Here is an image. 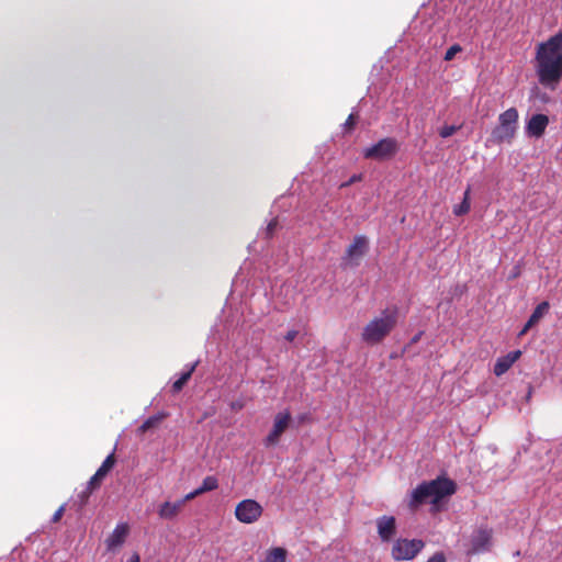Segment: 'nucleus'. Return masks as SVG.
Instances as JSON below:
<instances>
[{
    "instance_id": "5701e85b",
    "label": "nucleus",
    "mask_w": 562,
    "mask_h": 562,
    "mask_svg": "<svg viewBox=\"0 0 562 562\" xmlns=\"http://www.w3.org/2000/svg\"><path fill=\"white\" fill-rule=\"evenodd\" d=\"M218 487V481L215 476L209 475L204 477L200 488L203 493L214 491Z\"/></svg>"
},
{
    "instance_id": "9b49d317",
    "label": "nucleus",
    "mask_w": 562,
    "mask_h": 562,
    "mask_svg": "<svg viewBox=\"0 0 562 562\" xmlns=\"http://www.w3.org/2000/svg\"><path fill=\"white\" fill-rule=\"evenodd\" d=\"M379 537L383 542H389L396 533V520L393 516H381L376 519Z\"/></svg>"
},
{
    "instance_id": "7c9ffc66",
    "label": "nucleus",
    "mask_w": 562,
    "mask_h": 562,
    "mask_svg": "<svg viewBox=\"0 0 562 562\" xmlns=\"http://www.w3.org/2000/svg\"><path fill=\"white\" fill-rule=\"evenodd\" d=\"M64 513H65V505H61V506H60V507H59V508L54 513V515H53V517H52V521H53V522H58V521L61 519V517H63Z\"/></svg>"
},
{
    "instance_id": "6ab92c4d",
    "label": "nucleus",
    "mask_w": 562,
    "mask_h": 562,
    "mask_svg": "<svg viewBox=\"0 0 562 562\" xmlns=\"http://www.w3.org/2000/svg\"><path fill=\"white\" fill-rule=\"evenodd\" d=\"M359 114L358 112H351L349 116L347 117L346 122L341 125V137H349L351 136L355 127L357 126L359 122Z\"/></svg>"
},
{
    "instance_id": "f8f14e48",
    "label": "nucleus",
    "mask_w": 562,
    "mask_h": 562,
    "mask_svg": "<svg viewBox=\"0 0 562 562\" xmlns=\"http://www.w3.org/2000/svg\"><path fill=\"white\" fill-rule=\"evenodd\" d=\"M115 456L114 452L110 453L105 460L102 462L101 467L97 470V472L90 477L89 485H92V487L99 488L101 486V483L103 479L106 476V474L113 469L115 464Z\"/></svg>"
},
{
    "instance_id": "a211bd4d",
    "label": "nucleus",
    "mask_w": 562,
    "mask_h": 562,
    "mask_svg": "<svg viewBox=\"0 0 562 562\" xmlns=\"http://www.w3.org/2000/svg\"><path fill=\"white\" fill-rule=\"evenodd\" d=\"M168 416L167 413H158L148 417L138 428L137 434L144 435L151 429H156L160 426L161 422Z\"/></svg>"
},
{
    "instance_id": "c9c22d12",
    "label": "nucleus",
    "mask_w": 562,
    "mask_h": 562,
    "mask_svg": "<svg viewBox=\"0 0 562 562\" xmlns=\"http://www.w3.org/2000/svg\"><path fill=\"white\" fill-rule=\"evenodd\" d=\"M233 407H234V408H235V407H239V408H240V407H241V405L234 404V405H233Z\"/></svg>"
},
{
    "instance_id": "0eeeda50",
    "label": "nucleus",
    "mask_w": 562,
    "mask_h": 562,
    "mask_svg": "<svg viewBox=\"0 0 562 562\" xmlns=\"http://www.w3.org/2000/svg\"><path fill=\"white\" fill-rule=\"evenodd\" d=\"M262 506L255 499H244L236 505L235 517L243 524H252L262 515Z\"/></svg>"
},
{
    "instance_id": "9d476101",
    "label": "nucleus",
    "mask_w": 562,
    "mask_h": 562,
    "mask_svg": "<svg viewBox=\"0 0 562 562\" xmlns=\"http://www.w3.org/2000/svg\"><path fill=\"white\" fill-rule=\"evenodd\" d=\"M518 122V111L510 108L499 115V127L502 136L513 137Z\"/></svg>"
},
{
    "instance_id": "a878e982",
    "label": "nucleus",
    "mask_w": 562,
    "mask_h": 562,
    "mask_svg": "<svg viewBox=\"0 0 562 562\" xmlns=\"http://www.w3.org/2000/svg\"><path fill=\"white\" fill-rule=\"evenodd\" d=\"M456 131H457V127L454 125H446L440 130L439 135L442 138H448V137L452 136Z\"/></svg>"
},
{
    "instance_id": "473e14b6",
    "label": "nucleus",
    "mask_w": 562,
    "mask_h": 562,
    "mask_svg": "<svg viewBox=\"0 0 562 562\" xmlns=\"http://www.w3.org/2000/svg\"><path fill=\"white\" fill-rule=\"evenodd\" d=\"M297 334V330L291 329L285 334L284 338L288 341H293L296 338Z\"/></svg>"
},
{
    "instance_id": "bb28decb",
    "label": "nucleus",
    "mask_w": 562,
    "mask_h": 562,
    "mask_svg": "<svg viewBox=\"0 0 562 562\" xmlns=\"http://www.w3.org/2000/svg\"><path fill=\"white\" fill-rule=\"evenodd\" d=\"M278 227V220L273 218L269 222L266 228V237L271 238Z\"/></svg>"
},
{
    "instance_id": "ddd939ff",
    "label": "nucleus",
    "mask_w": 562,
    "mask_h": 562,
    "mask_svg": "<svg viewBox=\"0 0 562 562\" xmlns=\"http://www.w3.org/2000/svg\"><path fill=\"white\" fill-rule=\"evenodd\" d=\"M548 124L549 119L547 115L535 114L527 123V133L530 137L539 138L543 135Z\"/></svg>"
},
{
    "instance_id": "f704fd0d",
    "label": "nucleus",
    "mask_w": 562,
    "mask_h": 562,
    "mask_svg": "<svg viewBox=\"0 0 562 562\" xmlns=\"http://www.w3.org/2000/svg\"><path fill=\"white\" fill-rule=\"evenodd\" d=\"M127 562H139V555L137 553H134Z\"/></svg>"
},
{
    "instance_id": "39448f33",
    "label": "nucleus",
    "mask_w": 562,
    "mask_h": 562,
    "mask_svg": "<svg viewBox=\"0 0 562 562\" xmlns=\"http://www.w3.org/2000/svg\"><path fill=\"white\" fill-rule=\"evenodd\" d=\"M369 250V239L364 235H357L353 237L352 243L347 247L344 257L341 258L345 267H358L362 257Z\"/></svg>"
},
{
    "instance_id": "c85d7f7f",
    "label": "nucleus",
    "mask_w": 562,
    "mask_h": 562,
    "mask_svg": "<svg viewBox=\"0 0 562 562\" xmlns=\"http://www.w3.org/2000/svg\"><path fill=\"white\" fill-rule=\"evenodd\" d=\"M203 494L200 487L195 488L194 491L188 493L183 498L180 499V502H183V506L187 502L194 499L199 495Z\"/></svg>"
},
{
    "instance_id": "dca6fc26",
    "label": "nucleus",
    "mask_w": 562,
    "mask_h": 562,
    "mask_svg": "<svg viewBox=\"0 0 562 562\" xmlns=\"http://www.w3.org/2000/svg\"><path fill=\"white\" fill-rule=\"evenodd\" d=\"M183 508V502H165L160 505L158 509V515L161 519H173L179 515V513Z\"/></svg>"
},
{
    "instance_id": "aec40b11",
    "label": "nucleus",
    "mask_w": 562,
    "mask_h": 562,
    "mask_svg": "<svg viewBox=\"0 0 562 562\" xmlns=\"http://www.w3.org/2000/svg\"><path fill=\"white\" fill-rule=\"evenodd\" d=\"M196 362L193 363L187 371L182 372L180 378L176 380L171 386V390L173 393H179L183 386L187 384V382L191 379L192 373L194 372L196 368Z\"/></svg>"
},
{
    "instance_id": "1a4fd4ad",
    "label": "nucleus",
    "mask_w": 562,
    "mask_h": 562,
    "mask_svg": "<svg viewBox=\"0 0 562 562\" xmlns=\"http://www.w3.org/2000/svg\"><path fill=\"white\" fill-rule=\"evenodd\" d=\"M493 530L487 527H481L475 530L471 537L470 553H480L487 551L492 544Z\"/></svg>"
},
{
    "instance_id": "2f4dec72",
    "label": "nucleus",
    "mask_w": 562,
    "mask_h": 562,
    "mask_svg": "<svg viewBox=\"0 0 562 562\" xmlns=\"http://www.w3.org/2000/svg\"><path fill=\"white\" fill-rule=\"evenodd\" d=\"M427 562H446V558L443 553L437 552L432 557H430Z\"/></svg>"
},
{
    "instance_id": "412c9836",
    "label": "nucleus",
    "mask_w": 562,
    "mask_h": 562,
    "mask_svg": "<svg viewBox=\"0 0 562 562\" xmlns=\"http://www.w3.org/2000/svg\"><path fill=\"white\" fill-rule=\"evenodd\" d=\"M470 192H471V189H470V187H468L467 190L464 191L462 202L458 205H454L452 212L456 216H461V215L469 213V211L471 209Z\"/></svg>"
},
{
    "instance_id": "f03ea898",
    "label": "nucleus",
    "mask_w": 562,
    "mask_h": 562,
    "mask_svg": "<svg viewBox=\"0 0 562 562\" xmlns=\"http://www.w3.org/2000/svg\"><path fill=\"white\" fill-rule=\"evenodd\" d=\"M456 491L457 485L451 479L438 476L435 480L420 483L413 490L408 501V507L411 510H416L427 501L436 506L445 497L454 494Z\"/></svg>"
},
{
    "instance_id": "6e6552de",
    "label": "nucleus",
    "mask_w": 562,
    "mask_h": 562,
    "mask_svg": "<svg viewBox=\"0 0 562 562\" xmlns=\"http://www.w3.org/2000/svg\"><path fill=\"white\" fill-rule=\"evenodd\" d=\"M397 149V143H374L371 147L364 149L363 156L367 159L382 161L392 158Z\"/></svg>"
},
{
    "instance_id": "72a5a7b5",
    "label": "nucleus",
    "mask_w": 562,
    "mask_h": 562,
    "mask_svg": "<svg viewBox=\"0 0 562 562\" xmlns=\"http://www.w3.org/2000/svg\"><path fill=\"white\" fill-rule=\"evenodd\" d=\"M423 335V331L417 333L411 340V344H416L419 341L420 337Z\"/></svg>"
},
{
    "instance_id": "2eb2a0df",
    "label": "nucleus",
    "mask_w": 562,
    "mask_h": 562,
    "mask_svg": "<svg viewBox=\"0 0 562 562\" xmlns=\"http://www.w3.org/2000/svg\"><path fill=\"white\" fill-rule=\"evenodd\" d=\"M549 307L550 305L547 301L538 304L522 329L519 331L518 337L526 335L528 330L542 318V316L548 312Z\"/></svg>"
},
{
    "instance_id": "cd10ccee",
    "label": "nucleus",
    "mask_w": 562,
    "mask_h": 562,
    "mask_svg": "<svg viewBox=\"0 0 562 562\" xmlns=\"http://www.w3.org/2000/svg\"><path fill=\"white\" fill-rule=\"evenodd\" d=\"M203 494L200 487L195 488L194 491L188 493L183 498L180 499V502H183V506L187 502L194 499L199 495Z\"/></svg>"
},
{
    "instance_id": "c756f323",
    "label": "nucleus",
    "mask_w": 562,
    "mask_h": 562,
    "mask_svg": "<svg viewBox=\"0 0 562 562\" xmlns=\"http://www.w3.org/2000/svg\"><path fill=\"white\" fill-rule=\"evenodd\" d=\"M363 179V175L362 173H358V175H353L348 181L346 182H342L339 188L342 189V188H347L349 186H351L352 183H356V182H359Z\"/></svg>"
},
{
    "instance_id": "f3484780",
    "label": "nucleus",
    "mask_w": 562,
    "mask_h": 562,
    "mask_svg": "<svg viewBox=\"0 0 562 562\" xmlns=\"http://www.w3.org/2000/svg\"><path fill=\"white\" fill-rule=\"evenodd\" d=\"M128 528L126 525H119L113 530L111 536L108 538L106 543L109 549H113L116 547H120L125 541V538L127 536Z\"/></svg>"
},
{
    "instance_id": "4be33fe9",
    "label": "nucleus",
    "mask_w": 562,
    "mask_h": 562,
    "mask_svg": "<svg viewBox=\"0 0 562 562\" xmlns=\"http://www.w3.org/2000/svg\"><path fill=\"white\" fill-rule=\"evenodd\" d=\"M286 550L283 548H272L267 552L265 562H285Z\"/></svg>"
},
{
    "instance_id": "7ed1b4c3",
    "label": "nucleus",
    "mask_w": 562,
    "mask_h": 562,
    "mask_svg": "<svg viewBox=\"0 0 562 562\" xmlns=\"http://www.w3.org/2000/svg\"><path fill=\"white\" fill-rule=\"evenodd\" d=\"M398 312V307L393 305L373 317L362 329V341L370 346L381 344L396 327Z\"/></svg>"
},
{
    "instance_id": "393cba45",
    "label": "nucleus",
    "mask_w": 562,
    "mask_h": 562,
    "mask_svg": "<svg viewBox=\"0 0 562 562\" xmlns=\"http://www.w3.org/2000/svg\"><path fill=\"white\" fill-rule=\"evenodd\" d=\"M461 52V47L458 44L452 45L449 47L445 54V60L449 61L452 60L457 53Z\"/></svg>"
},
{
    "instance_id": "b1692460",
    "label": "nucleus",
    "mask_w": 562,
    "mask_h": 562,
    "mask_svg": "<svg viewBox=\"0 0 562 562\" xmlns=\"http://www.w3.org/2000/svg\"><path fill=\"white\" fill-rule=\"evenodd\" d=\"M95 490H98V488L92 487V485H89V483H87V486L85 487V490H82L80 493H78L77 497H78L80 507H83L88 503L91 494Z\"/></svg>"
},
{
    "instance_id": "f257e3e1",
    "label": "nucleus",
    "mask_w": 562,
    "mask_h": 562,
    "mask_svg": "<svg viewBox=\"0 0 562 562\" xmlns=\"http://www.w3.org/2000/svg\"><path fill=\"white\" fill-rule=\"evenodd\" d=\"M537 75L544 87H554L562 79V30L540 43L536 54Z\"/></svg>"
},
{
    "instance_id": "4468645a",
    "label": "nucleus",
    "mask_w": 562,
    "mask_h": 562,
    "mask_svg": "<svg viewBox=\"0 0 562 562\" xmlns=\"http://www.w3.org/2000/svg\"><path fill=\"white\" fill-rule=\"evenodd\" d=\"M520 356L521 351L515 350L507 353L504 357L498 358L496 363L494 364V374L497 376L503 375L520 358Z\"/></svg>"
},
{
    "instance_id": "423d86ee",
    "label": "nucleus",
    "mask_w": 562,
    "mask_h": 562,
    "mask_svg": "<svg viewBox=\"0 0 562 562\" xmlns=\"http://www.w3.org/2000/svg\"><path fill=\"white\" fill-rule=\"evenodd\" d=\"M424 547L419 539H397L392 547V558L396 561L413 560Z\"/></svg>"
},
{
    "instance_id": "20e7f679",
    "label": "nucleus",
    "mask_w": 562,
    "mask_h": 562,
    "mask_svg": "<svg viewBox=\"0 0 562 562\" xmlns=\"http://www.w3.org/2000/svg\"><path fill=\"white\" fill-rule=\"evenodd\" d=\"M292 424V415L289 409H284L274 415L272 428L263 439L267 448L274 447L280 442L281 436Z\"/></svg>"
}]
</instances>
